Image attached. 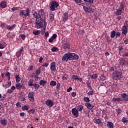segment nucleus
I'll list each match as a JSON object with an SVG mask.
<instances>
[{
	"instance_id": "obj_29",
	"label": "nucleus",
	"mask_w": 128,
	"mask_h": 128,
	"mask_svg": "<svg viewBox=\"0 0 128 128\" xmlns=\"http://www.w3.org/2000/svg\"><path fill=\"white\" fill-rule=\"evenodd\" d=\"M10 86H12V82H8L7 84H6L5 85L3 84L2 86L5 88H9Z\"/></svg>"
},
{
	"instance_id": "obj_50",
	"label": "nucleus",
	"mask_w": 128,
	"mask_h": 128,
	"mask_svg": "<svg viewBox=\"0 0 128 128\" xmlns=\"http://www.w3.org/2000/svg\"><path fill=\"white\" fill-rule=\"evenodd\" d=\"M34 86L35 90H38V88H40V84H34Z\"/></svg>"
},
{
	"instance_id": "obj_45",
	"label": "nucleus",
	"mask_w": 128,
	"mask_h": 128,
	"mask_svg": "<svg viewBox=\"0 0 128 128\" xmlns=\"http://www.w3.org/2000/svg\"><path fill=\"white\" fill-rule=\"evenodd\" d=\"M122 122H128V118H126L125 117H123L122 118Z\"/></svg>"
},
{
	"instance_id": "obj_59",
	"label": "nucleus",
	"mask_w": 128,
	"mask_h": 128,
	"mask_svg": "<svg viewBox=\"0 0 128 128\" xmlns=\"http://www.w3.org/2000/svg\"><path fill=\"white\" fill-rule=\"evenodd\" d=\"M56 50H58V48L56 47H53L52 49H51V50L52 52H56Z\"/></svg>"
},
{
	"instance_id": "obj_63",
	"label": "nucleus",
	"mask_w": 128,
	"mask_h": 128,
	"mask_svg": "<svg viewBox=\"0 0 128 128\" xmlns=\"http://www.w3.org/2000/svg\"><path fill=\"white\" fill-rule=\"evenodd\" d=\"M7 92L8 94H12V92H14V91H12V89L8 90V91H7Z\"/></svg>"
},
{
	"instance_id": "obj_44",
	"label": "nucleus",
	"mask_w": 128,
	"mask_h": 128,
	"mask_svg": "<svg viewBox=\"0 0 128 128\" xmlns=\"http://www.w3.org/2000/svg\"><path fill=\"white\" fill-rule=\"evenodd\" d=\"M42 24H44V28L42 30V32H44H44H46V26L48 24V23H46V26H44V22H42Z\"/></svg>"
},
{
	"instance_id": "obj_42",
	"label": "nucleus",
	"mask_w": 128,
	"mask_h": 128,
	"mask_svg": "<svg viewBox=\"0 0 128 128\" xmlns=\"http://www.w3.org/2000/svg\"><path fill=\"white\" fill-rule=\"evenodd\" d=\"M116 112L117 113L118 116L120 114H122V109L118 108L116 110Z\"/></svg>"
},
{
	"instance_id": "obj_47",
	"label": "nucleus",
	"mask_w": 128,
	"mask_h": 128,
	"mask_svg": "<svg viewBox=\"0 0 128 128\" xmlns=\"http://www.w3.org/2000/svg\"><path fill=\"white\" fill-rule=\"evenodd\" d=\"M116 38H120V32H116V34H115Z\"/></svg>"
},
{
	"instance_id": "obj_33",
	"label": "nucleus",
	"mask_w": 128,
	"mask_h": 128,
	"mask_svg": "<svg viewBox=\"0 0 128 128\" xmlns=\"http://www.w3.org/2000/svg\"><path fill=\"white\" fill-rule=\"evenodd\" d=\"M94 122L96 124H100V122H102V120L100 119H94Z\"/></svg>"
},
{
	"instance_id": "obj_9",
	"label": "nucleus",
	"mask_w": 128,
	"mask_h": 128,
	"mask_svg": "<svg viewBox=\"0 0 128 128\" xmlns=\"http://www.w3.org/2000/svg\"><path fill=\"white\" fill-rule=\"evenodd\" d=\"M46 104L48 106L52 108V106H54V102L52 100L48 99L46 102Z\"/></svg>"
},
{
	"instance_id": "obj_57",
	"label": "nucleus",
	"mask_w": 128,
	"mask_h": 128,
	"mask_svg": "<svg viewBox=\"0 0 128 128\" xmlns=\"http://www.w3.org/2000/svg\"><path fill=\"white\" fill-rule=\"evenodd\" d=\"M20 38H22V40H24V38H26V35L24 34H20Z\"/></svg>"
},
{
	"instance_id": "obj_16",
	"label": "nucleus",
	"mask_w": 128,
	"mask_h": 128,
	"mask_svg": "<svg viewBox=\"0 0 128 128\" xmlns=\"http://www.w3.org/2000/svg\"><path fill=\"white\" fill-rule=\"evenodd\" d=\"M63 22H66L68 20V14L66 12L62 16Z\"/></svg>"
},
{
	"instance_id": "obj_40",
	"label": "nucleus",
	"mask_w": 128,
	"mask_h": 128,
	"mask_svg": "<svg viewBox=\"0 0 128 128\" xmlns=\"http://www.w3.org/2000/svg\"><path fill=\"white\" fill-rule=\"evenodd\" d=\"M22 110H28V106L26 105L22 106Z\"/></svg>"
},
{
	"instance_id": "obj_43",
	"label": "nucleus",
	"mask_w": 128,
	"mask_h": 128,
	"mask_svg": "<svg viewBox=\"0 0 128 128\" xmlns=\"http://www.w3.org/2000/svg\"><path fill=\"white\" fill-rule=\"evenodd\" d=\"M28 114H34V112H36V110H34V109L32 108L29 110H28Z\"/></svg>"
},
{
	"instance_id": "obj_27",
	"label": "nucleus",
	"mask_w": 128,
	"mask_h": 128,
	"mask_svg": "<svg viewBox=\"0 0 128 128\" xmlns=\"http://www.w3.org/2000/svg\"><path fill=\"white\" fill-rule=\"evenodd\" d=\"M74 0L79 6H82V4H84V1H82V0Z\"/></svg>"
},
{
	"instance_id": "obj_56",
	"label": "nucleus",
	"mask_w": 128,
	"mask_h": 128,
	"mask_svg": "<svg viewBox=\"0 0 128 128\" xmlns=\"http://www.w3.org/2000/svg\"><path fill=\"white\" fill-rule=\"evenodd\" d=\"M48 64H49L48 63L46 62L42 65V66H44L45 68H48Z\"/></svg>"
},
{
	"instance_id": "obj_46",
	"label": "nucleus",
	"mask_w": 128,
	"mask_h": 128,
	"mask_svg": "<svg viewBox=\"0 0 128 128\" xmlns=\"http://www.w3.org/2000/svg\"><path fill=\"white\" fill-rule=\"evenodd\" d=\"M86 84L88 88H90V90H92V86H90V82H86Z\"/></svg>"
},
{
	"instance_id": "obj_28",
	"label": "nucleus",
	"mask_w": 128,
	"mask_h": 128,
	"mask_svg": "<svg viewBox=\"0 0 128 128\" xmlns=\"http://www.w3.org/2000/svg\"><path fill=\"white\" fill-rule=\"evenodd\" d=\"M72 54H73V56H72V60H78V55L74 53H72Z\"/></svg>"
},
{
	"instance_id": "obj_18",
	"label": "nucleus",
	"mask_w": 128,
	"mask_h": 128,
	"mask_svg": "<svg viewBox=\"0 0 128 128\" xmlns=\"http://www.w3.org/2000/svg\"><path fill=\"white\" fill-rule=\"evenodd\" d=\"M0 124L3 126H6L8 124V120H6L4 118H2L0 119Z\"/></svg>"
},
{
	"instance_id": "obj_32",
	"label": "nucleus",
	"mask_w": 128,
	"mask_h": 128,
	"mask_svg": "<svg viewBox=\"0 0 128 128\" xmlns=\"http://www.w3.org/2000/svg\"><path fill=\"white\" fill-rule=\"evenodd\" d=\"M50 18L51 22H54V15L53 14H50Z\"/></svg>"
},
{
	"instance_id": "obj_19",
	"label": "nucleus",
	"mask_w": 128,
	"mask_h": 128,
	"mask_svg": "<svg viewBox=\"0 0 128 128\" xmlns=\"http://www.w3.org/2000/svg\"><path fill=\"white\" fill-rule=\"evenodd\" d=\"M16 24H14L12 26H10V25H7L6 26V28L8 30H12L13 28H16Z\"/></svg>"
},
{
	"instance_id": "obj_17",
	"label": "nucleus",
	"mask_w": 128,
	"mask_h": 128,
	"mask_svg": "<svg viewBox=\"0 0 128 128\" xmlns=\"http://www.w3.org/2000/svg\"><path fill=\"white\" fill-rule=\"evenodd\" d=\"M24 52V48H21L20 50L16 52V56L17 58H20L22 56V52Z\"/></svg>"
},
{
	"instance_id": "obj_62",
	"label": "nucleus",
	"mask_w": 128,
	"mask_h": 128,
	"mask_svg": "<svg viewBox=\"0 0 128 128\" xmlns=\"http://www.w3.org/2000/svg\"><path fill=\"white\" fill-rule=\"evenodd\" d=\"M88 96H92L94 94V91L89 92H88Z\"/></svg>"
},
{
	"instance_id": "obj_49",
	"label": "nucleus",
	"mask_w": 128,
	"mask_h": 128,
	"mask_svg": "<svg viewBox=\"0 0 128 128\" xmlns=\"http://www.w3.org/2000/svg\"><path fill=\"white\" fill-rule=\"evenodd\" d=\"M34 78H35V80L36 82L40 80V77H38V75H34Z\"/></svg>"
},
{
	"instance_id": "obj_48",
	"label": "nucleus",
	"mask_w": 128,
	"mask_h": 128,
	"mask_svg": "<svg viewBox=\"0 0 128 128\" xmlns=\"http://www.w3.org/2000/svg\"><path fill=\"white\" fill-rule=\"evenodd\" d=\"M125 61H126V60H124V58H121L120 60V64H122V66L124 64Z\"/></svg>"
},
{
	"instance_id": "obj_7",
	"label": "nucleus",
	"mask_w": 128,
	"mask_h": 128,
	"mask_svg": "<svg viewBox=\"0 0 128 128\" xmlns=\"http://www.w3.org/2000/svg\"><path fill=\"white\" fill-rule=\"evenodd\" d=\"M83 8L86 14H92V5H86L85 6H83Z\"/></svg>"
},
{
	"instance_id": "obj_64",
	"label": "nucleus",
	"mask_w": 128,
	"mask_h": 128,
	"mask_svg": "<svg viewBox=\"0 0 128 128\" xmlns=\"http://www.w3.org/2000/svg\"><path fill=\"white\" fill-rule=\"evenodd\" d=\"M124 44H128V39H126L124 40Z\"/></svg>"
},
{
	"instance_id": "obj_39",
	"label": "nucleus",
	"mask_w": 128,
	"mask_h": 128,
	"mask_svg": "<svg viewBox=\"0 0 128 128\" xmlns=\"http://www.w3.org/2000/svg\"><path fill=\"white\" fill-rule=\"evenodd\" d=\"M91 78H93L94 80H96V78H98V74H93L92 76H91Z\"/></svg>"
},
{
	"instance_id": "obj_37",
	"label": "nucleus",
	"mask_w": 128,
	"mask_h": 128,
	"mask_svg": "<svg viewBox=\"0 0 128 128\" xmlns=\"http://www.w3.org/2000/svg\"><path fill=\"white\" fill-rule=\"evenodd\" d=\"M50 84V86H56V81L52 80Z\"/></svg>"
},
{
	"instance_id": "obj_23",
	"label": "nucleus",
	"mask_w": 128,
	"mask_h": 128,
	"mask_svg": "<svg viewBox=\"0 0 128 128\" xmlns=\"http://www.w3.org/2000/svg\"><path fill=\"white\" fill-rule=\"evenodd\" d=\"M34 80L30 79L28 82V86H34Z\"/></svg>"
},
{
	"instance_id": "obj_53",
	"label": "nucleus",
	"mask_w": 128,
	"mask_h": 128,
	"mask_svg": "<svg viewBox=\"0 0 128 128\" xmlns=\"http://www.w3.org/2000/svg\"><path fill=\"white\" fill-rule=\"evenodd\" d=\"M84 2H89V4H92L94 2V0H84Z\"/></svg>"
},
{
	"instance_id": "obj_35",
	"label": "nucleus",
	"mask_w": 128,
	"mask_h": 128,
	"mask_svg": "<svg viewBox=\"0 0 128 128\" xmlns=\"http://www.w3.org/2000/svg\"><path fill=\"white\" fill-rule=\"evenodd\" d=\"M114 36H116V31L113 30L110 32V38H114Z\"/></svg>"
},
{
	"instance_id": "obj_10",
	"label": "nucleus",
	"mask_w": 128,
	"mask_h": 128,
	"mask_svg": "<svg viewBox=\"0 0 128 128\" xmlns=\"http://www.w3.org/2000/svg\"><path fill=\"white\" fill-rule=\"evenodd\" d=\"M72 112L73 116H76V118H78V111L76 108H73L72 110Z\"/></svg>"
},
{
	"instance_id": "obj_38",
	"label": "nucleus",
	"mask_w": 128,
	"mask_h": 128,
	"mask_svg": "<svg viewBox=\"0 0 128 128\" xmlns=\"http://www.w3.org/2000/svg\"><path fill=\"white\" fill-rule=\"evenodd\" d=\"M33 34H34V36H38V34H40V30H34L33 32Z\"/></svg>"
},
{
	"instance_id": "obj_14",
	"label": "nucleus",
	"mask_w": 128,
	"mask_h": 128,
	"mask_svg": "<svg viewBox=\"0 0 128 128\" xmlns=\"http://www.w3.org/2000/svg\"><path fill=\"white\" fill-rule=\"evenodd\" d=\"M72 78L74 80H78L79 82H82V78H78V75H73L72 76Z\"/></svg>"
},
{
	"instance_id": "obj_12",
	"label": "nucleus",
	"mask_w": 128,
	"mask_h": 128,
	"mask_svg": "<svg viewBox=\"0 0 128 128\" xmlns=\"http://www.w3.org/2000/svg\"><path fill=\"white\" fill-rule=\"evenodd\" d=\"M122 34H124V36H126V34H128V27L126 26H124L122 28Z\"/></svg>"
},
{
	"instance_id": "obj_30",
	"label": "nucleus",
	"mask_w": 128,
	"mask_h": 128,
	"mask_svg": "<svg viewBox=\"0 0 128 128\" xmlns=\"http://www.w3.org/2000/svg\"><path fill=\"white\" fill-rule=\"evenodd\" d=\"M107 126L108 128H114V124L112 122H108Z\"/></svg>"
},
{
	"instance_id": "obj_34",
	"label": "nucleus",
	"mask_w": 128,
	"mask_h": 128,
	"mask_svg": "<svg viewBox=\"0 0 128 128\" xmlns=\"http://www.w3.org/2000/svg\"><path fill=\"white\" fill-rule=\"evenodd\" d=\"M42 71L40 70V68H39L35 72L36 76H38L40 74Z\"/></svg>"
},
{
	"instance_id": "obj_5",
	"label": "nucleus",
	"mask_w": 128,
	"mask_h": 128,
	"mask_svg": "<svg viewBox=\"0 0 128 128\" xmlns=\"http://www.w3.org/2000/svg\"><path fill=\"white\" fill-rule=\"evenodd\" d=\"M72 53L71 52H68L67 54H64L62 58V60L63 62H68V60H72Z\"/></svg>"
},
{
	"instance_id": "obj_31",
	"label": "nucleus",
	"mask_w": 128,
	"mask_h": 128,
	"mask_svg": "<svg viewBox=\"0 0 128 128\" xmlns=\"http://www.w3.org/2000/svg\"><path fill=\"white\" fill-rule=\"evenodd\" d=\"M21 80H22V78H20V75L16 76V82H17V84H18V82H20Z\"/></svg>"
},
{
	"instance_id": "obj_51",
	"label": "nucleus",
	"mask_w": 128,
	"mask_h": 128,
	"mask_svg": "<svg viewBox=\"0 0 128 128\" xmlns=\"http://www.w3.org/2000/svg\"><path fill=\"white\" fill-rule=\"evenodd\" d=\"M4 97L2 96V94H0V102H4Z\"/></svg>"
},
{
	"instance_id": "obj_36",
	"label": "nucleus",
	"mask_w": 128,
	"mask_h": 128,
	"mask_svg": "<svg viewBox=\"0 0 128 128\" xmlns=\"http://www.w3.org/2000/svg\"><path fill=\"white\" fill-rule=\"evenodd\" d=\"M56 90L57 92H60V83H58L56 86Z\"/></svg>"
},
{
	"instance_id": "obj_41",
	"label": "nucleus",
	"mask_w": 128,
	"mask_h": 128,
	"mask_svg": "<svg viewBox=\"0 0 128 128\" xmlns=\"http://www.w3.org/2000/svg\"><path fill=\"white\" fill-rule=\"evenodd\" d=\"M84 100L85 102H90V98L88 97H85L84 99Z\"/></svg>"
},
{
	"instance_id": "obj_8",
	"label": "nucleus",
	"mask_w": 128,
	"mask_h": 128,
	"mask_svg": "<svg viewBox=\"0 0 128 128\" xmlns=\"http://www.w3.org/2000/svg\"><path fill=\"white\" fill-rule=\"evenodd\" d=\"M34 93L32 92H29L28 94V98H30V102H34Z\"/></svg>"
},
{
	"instance_id": "obj_11",
	"label": "nucleus",
	"mask_w": 128,
	"mask_h": 128,
	"mask_svg": "<svg viewBox=\"0 0 128 128\" xmlns=\"http://www.w3.org/2000/svg\"><path fill=\"white\" fill-rule=\"evenodd\" d=\"M62 46L64 50H70V46L68 42H64L62 44Z\"/></svg>"
},
{
	"instance_id": "obj_55",
	"label": "nucleus",
	"mask_w": 128,
	"mask_h": 128,
	"mask_svg": "<svg viewBox=\"0 0 128 128\" xmlns=\"http://www.w3.org/2000/svg\"><path fill=\"white\" fill-rule=\"evenodd\" d=\"M58 35H56V34H53V35L51 37L52 38H53L54 40H56V38H57Z\"/></svg>"
},
{
	"instance_id": "obj_13",
	"label": "nucleus",
	"mask_w": 128,
	"mask_h": 128,
	"mask_svg": "<svg viewBox=\"0 0 128 128\" xmlns=\"http://www.w3.org/2000/svg\"><path fill=\"white\" fill-rule=\"evenodd\" d=\"M120 96L122 98V100H124V102H126L128 99V94H126V93H122L120 94Z\"/></svg>"
},
{
	"instance_id": "obj_20",
	"label": "nucleus",
	"mask_w": 128,
	"mask_h": 128,
	"mask_svg": "<svg viewBox=\"0 0 128 128\" xmlns=\"http://www.w3.org/2000/svg\"><path fill=\"white\" fill-rule=\"evenodd\" d=\"M16 88L18 90H20L22 88H24V86H22L20 83H18L16 84Z\"/></svg>"
},
{
	"instance_id": "obj_21",
	"label": "nucleus",
	"mask_w": 128,
	"mask_h": 128,
	"mask_svg": "<svg viewBox=\"0 0 128 128\" xmlns=\"http://www.w3.org/2000/svg\"><path fill=\"white\" fill-rule=\"evenodd\" d=\"M85 106H86L87 108H89V110H92V108H94V106L90 102L86 103Z\"/></svg>"
},
{
	"instance_id": "obj_58",
	"label": "nucleus",
	"mask_w": 128,
	"mask_h": 128,
	"mask_svg": "<svg viewBox=\"0 0 128 128\" xmlns=\"http://www.w3.org/2000/svg\"><path fill=\"white\" fill-rule=\"evenodd\" d=\"M118 52H120H120H122V46H120L118 48Z\"/></svg>"
},
{
	"instance_id": "obj_22",
	"label": "nucleus",
	"mask_w": 128,
	"mask_h": 128,
	"mask_svg": "<svg viewBox=\"0 0 128 128\" xmlns=\"http://www.w3.org/2000/svg\"><path fill=\"white\" fill-rule=\"evenodd\" d=\"M39 84L40 86H44L45 84H48V81L44 80H40Z\"/></svg>"
},
{
	"instance_id": "obj_60",
	"label": "nucleus",
	"mask_w": 128,
	"mask_h": 128,
	"mask_svg": "<svg viewBox=\"0 0 128 128\" xmlns=\"http://www.w3.org/2000/svg\"><path fill=\"white\" fill-rule=\"evenodd\" d=\"M20 98L22 102H24L26 100V96H21Z\"/></svg>"
},
{
	"instance_id": "obj_15",
	"label": "nucleus",
	"mask_w": 128,
	"mask_h": 128,
	"mask_svg": "<svg viewBox=\"0 0 128 128\" xmlns=\"http://www.w3.org/2000/svg\"><path fill=\"white\" fill-rule=\"evenodd\" d=\"M50 68L51 70H56V62H52L50 64Z\"/></svg>"
},
{
	"instance_id": "obj_24",
	"label": "nucleus",
	"mask_w": 128,
	"mask_h": 128,
	"mask_svg": "<svg viewBox=\"0 0 128 128\" xmlns=\"http://www.w3.org/2000/svg\"><path fill=\"white\" fill-rule=\"evenodd\" d=\"M112 100L114 102H122V98H114L112 99Z\"/></svg>"
},
{
	"instance_id": "obj_54",
	"label": "nucleus",
	"mask_w": 128,
	"mask_h": 128,
	"mask_svg": "<svg viewBox=\"0 0 128 128\" xmlns=\"http://www.w3.org/2000/svg\"><path fill=\"white\" fill-rule=\"evenodd\" d=\"M44 36L46 37V38H48V36H50V34H48V32H45Z\"/></svg>"
},
{
	"instance_id": "obj_52",
	"label": "nucleus",
	"mask_w": 128,
	"mask_h": 128,
	"mask_svg": "<svg viewBox=\"0 0 128 128\" xmlns=\"http://www.w3.org/2000/svg\"><path fill=\"white\" fill-rule=\"evenodd\" d=\"M100 78L102 82H104V80H106V76H104V75H102L100 76Z\"/></svg>"
},
{
	"instance_id": "obj_61",
	"label": "nucleus",
	"mask_w": 128,
	"mask_h": 128,
	"mask_svg": "<svg viewBox=\"0 0 128 128\" xmlns=\"http://www.w3.org/2000/svg\"><path fill=\"white\" fill-rule=\"evenodd\" d=\"M71 95H72V96L74 98V96H76V92H72L71 93Z\"/></svg>"
},
{
	"instance_id": "obj_6",
	"label": "nucleus",
	"mask_w": 128,
	"mask_h": 128,
	"mask_svg": "<svg viewBox=\"0 0 128 128\" xmlns=\"http://www.w3.org/2000/svg\"><path fill=\"white\" fill-rule=\"evenodd\" d=\"M122 78V72L116 70L114 71L112 74V78L115 80H120Z\"/></svg>"
},
{
	"instance_id": "obj_2",
	"label": "nucleus",
	"mask_w": 128,
	"mask_h": 128,
	"mask_svg": "<svg viewBox=\"0 0 128 128\" xmlns=\"http://www.w3.org/2000/svg\"><path fill=\"white\" fill-rule=\"evenodd\" d=\"M25 12H26L25 14ZM19 15L20 16H24V18H30V10L28 8H26V12L24 10H21L19 13Z\"/></svg>"
},
{
	"instance_id": "obj_3",
	"label": "nucleus",
	"mask_w": 128,
	"mask_h": 128,
	"mask_svg": "<svg viewBox=\"0 0 128 128\" xmlns=\"http://www.w3.org/2000/svg\"><path fill=\"white\" fill-rule=\"evenodd\" d=\"M124 2H122L120 4V8L116 9V16H120L124 12Z\"/></svg>"
},
{
	"instance_id": "obj_26",
	"label": "nucleus",
	"mask_w": 128,
	"mask_h": 128,
	"mask_svg": "<svg viewBox=\"0 0 128 128\" xmlns=\"http://www.w3.org/2000/svg\"><path fill=\"white\" fill-rule=\"evenodd\" d=\"M76 110L78 112H82L84 110V106L82 105H78L76 106Z\"/></svg>"
},
{
	"instance_id": "obj_4",
	"label": "nucleus",
	"mask_w": 128,
	"mask_h": 128,
	"mask_svg": "<svg viewBox=\"0 0 128 128\" xmlns=\"http://www.w3.org/2000/svg\"><path fill=\"white\" fill-rule=\"evenodd\" d=\"M50 8L52 12L56 10V8H58V7L60 6L58 2L54 0L50 2Z\"/></svg>"
},
{
	"instance_id": "obj_25",
	"label": "nucleus",
	"mask_w": 128,
	"mask_h": 128,
	"mask_svg": "<svg viewBox=\"0 0 128 128\" xmlns=\"http://www.w3.org/2000/svg\"><path fill=\"white\" fill-rule=\"evenodd\" d=\"M0 7L2 8H6V2L3 1L0 2Z\"/></svg>"
},
{
	"instance_id": "obj_1",
	"label": "nucleus",
	"mask_w": 128,
	"mask_h": 128,
	"mask_svg": "<svg viewBox=\"0 0 128 128\" xmlns=\"http://www.w3.org/2000/svg\"><path fill=\"white\" fill-rule=\"evenodd\" d=\"M33 18H36L35 21V28H44V26L46 25V12H44V10L42 9H40L38 10V12H34L32 14Z\"/></svg>"
}]
</instances>
